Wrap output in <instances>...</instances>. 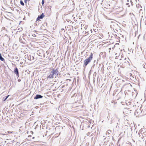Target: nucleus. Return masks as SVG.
Segmentation results:
<instances>
[{
  "label": "nucleus",
  "mask_w": 146,
  "mask_h": 146,
  "mask_svg": "<svg viewBox=\"0 0 146 146\" xmlns=\"http://www.w3.org/2000/svg\"><path fill=\"white\" fill-rule=\"evenodd\" d=\"M58 70L57 69L55 70L53 68L51 70V72L48 78H53L54 75V74H56Z\"/></svg>",
  "instance_id": "2"
},
{
  "label": "nucleus",
  "mask_w": 146,
  "mask_h": 146,
  "mask_svg": "<svg viewBox=\"0 0 146 146\" xmlns=\"http://www.w3.org/2000/svg\"><path fill=\"white\" fill-rule=\"evenodd\" d=\"M14 72L16 74L17 76L19 77V71L17 68H16L14 70Z\"/></svg>",
  "instance_id": "6"
},
{
  "label": "nucleus",
  "mask_w": 146,
  "mask_h": 146,
  "mask_svg": "<svg viewBox=\"0 0 146 146\" xmlns=\"http://www.w3.org/2000/svg\"><path fill=\"white\" fill-rule=\"evenodd\" d=\"M128 3H126V5H128Z\"/></svg>",
  "instance_id": "16"
},
{
  "label": "nucleus",
  "mask_w": 146,
  "mask_h": 146,
  "mask_svg": "<svg viewBox=\"0 0 146 146\" xmlns=\"http://www.w3.org/2000/svg\"><path fill=\"white\" fill-rule=\"evenodd\" d=\"M40 40V39L39 38H35L33 39V41L34 42H38Z\"/></svg>",
  "instance_id": "8"
},
{
  "label": "nucleus",
  "mask_w": 146,
  "mask_h": 146,
  "mask_svg": "<svg viewBox=\"0 0 146 146\" xmlns=\"http://www.w3.org/2000/svg\"><path fill=\"white\" fill-rule=\"evenodd\" d=\"M44 16L45 15L44 13H42L40 15L38 16L36 19V21H39L40 19H42Z\"/></svg>",
  "instance_id": "4"
},
{
  "label": "nucleus",
  "mask_w": 146,
  "mask_h": 146,
  "mask_svg": "<svg viewBox=\"0 0 146 146\" xmlns=\"http://www.w3.org/2000/svg\"><path fill=\"white\" fill-rule=\"evenodd\" d=\"M2 56L1 54V53H0V57Z\"/></svg>",
  "instance_id": "15"
},
{
  "label": "nucleus",
  "mask_w": 146,
  "mask_h": 146,
  "mask_svg": "<svg viewBox=\"0 0 146 146\" xmlns=\"http://www.w3.org/2000/svg\"><path fill=\"white\" fill-rule=\"evenodd\" d=\"M20 3L22 5V6H24V3L23 2V1H22V0H21L20 1Z\"/></svg>",
  "instance_id": "10"
},
{
  "label": "nucleus",
  "mask_w": 146,
  "mask_h": 146,
  "mask_svg": "<svg viewBox=\"0 0 146 146\" xmlns=\"http://www.w3.org/2000/svg\"><path fill=\"white\" fill-rule=\"evenodd\" d=\"M25 3L26 4L28 0H24Z\"/></svg>",
  "instance_id": "12"
},
{
  "label": "nucleus",
  "mask_w": 146,
  "mask_h": 146,
  "mask_svg": "<svg viewBox=\"0 0 146 146\" xmlns=\"http://www.w3.org/2000/svg\"><path fill=\"white\" fill-rule=\"evenodd\" d=\"M93 58V54L92 52L90 53L89 57L86 59L84 61V64L85 66H86L92 60Z\"/></svg>",
  "instance_id": "1"
},
{
  "label": "nucleus",
  "mask_w": 146,
  "mask_h": 146,
  "mask_svg": "<svg viewBox=\"0 0 146 146\" xmlns=\"http://www.w3.org/2000/svg\"><path fill=\"white\" fill-rule=\"evenodd\" d=\"M0 60L2 61H5L4 58L2 56L0 57Z\"/></svg>",
  "instance_id": "11"
},
{
  "label": "nucleus",
  "mask_w": 146,
  "mask_h": 146,
  "mask_svg": "<svg viewBox=\"0 0 146 146\" xmlns=\"http://www.w3.org/2000/svg\"><path fill=\"white\" fill-rule=\"evenodd\" d=\"M9 96V95L8 96H7V97H6L5 98V97H4L3 99V101H5L7 99V98H8V97Z\"/></svg>",
  "instance_id": "9"
},
{
  "label": "nucleus",
  "mask_w": 146,
  "mask_h": 146,
  "mask_svg": "<svg viewBox=\"0 0 146 146\" xmlns=\"http://www.w3.org/2000/svg\"><path fill=\"white\" fill-rule=\"evenodd\" d=\"M20 81H21V80H20V79H19L18 80V81L19 82H20Z\"/></svg>",
  "instance_id": "14"
},
{
  "label": "nucleus",
  "mask_w": 146,
  "mask_h": 146,
  "mask_svg": "<svg viewBox=\"0 0 146 146\" xmlns=\"http://www.w3.org/2000/svg\"><path fill=\"white\" fill-rule=\"evenodd\" d=\"M42 98V96L40 95H36V96L34 98L35 99H36L38 98Z\"/></svg>",
  "instance_id": "7"
},
{
  "label": "nucleus",
  "mask_w": 146,
  "mask_h": 146,
  "mask_svg": "<svg viewBox=\"0 0 146 146\" xmlns=\"http://www.w3.org/2000/svg\"><path fill=\"white\" fill-rule=\"evenodd\" d=\"M129 64V62L128 61H126L124 62V63L122 64V67L123 68H124L127 66Z\"/></svg>",
  "instance_id": "5"
},
{
  "label": "nucleus",
  "mask_w": 146,
  "mask_h": 146,
  "mask_svg": "<svg viewBox=\"0 0 146 146\" xmlns=\"http://www.w3.org/2000/svg\"><path fill=\"white\" fill-rule=\"evenodd\" d=\"M131 111L129 108H125L123 109V112L124 114H127L130 113Z\"/></svg>",
  "instance_id": "3"
},
{
  "label": "nucleus",
  "mask_w": 146,
  "mask_h": 146,
  "mask_svg": "<svg viewBox=\"0 0 146 146\" xmlns=\"http://www.w3.org/2000/svg\"><path fill=\"white\" fill-rule=\"evenodd\" d=\"M44 0H42V4H44Z\"/></svg>",
  "instance_id": "13"
}]
</instances>
